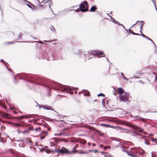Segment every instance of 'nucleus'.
Wrapping results in <instances>:
<instances>
[{"label":"nucleus","instance_id":"obj_1","mask_svg":"<svg viewBox=\"0 0 157 157\" xmlns=\"http://www.w3.org/2000/svg\"><path fill=\"white\" fill-rule=\"evenodd\" d=\"M56 89L57 90L64 92H68L70 90L73 89L72 87H71L68 86H65L59 83L56 84Z\"/></svg>","mask_w":157,"mask_h":157},{"label":"nucleus","instance_id":"obj_2","mask_svg":"<svg viewBox=\"0 0 157 157\" xmlns=\"http://www.w3.org/2000/svg\"><path fill=\"white\" fill-rule=\"evenodd\" d=\"M119 97L121 101L126 102L128 101V99L130 97V95L128 93H124V96L122 95H120Z\"/></svg>","mask_w":157,"mask_h":157},{"label":"nucleus","instance_id":"obj_3","mask_svg":"<svg viewBox=\"0 0 157 157\" xmlns=\"http://www.w3.org/2000/svg\"><path fill=\"white\" fill-rule=\"evenodd\" d=\"M128 126L130 127H132L135 130L138 131L140 132H142L143 131V129L141 128L140 127H139L138 126H137L134 125L133 124H132Z\"/></svg>","mask_w":157,"mask_h":157},{"label":"nucleus","instance_id":"obj_4","mask_svg":"<svg viewBox=\"0 0 157 157\" xmlns=\"http://www.w3.org/2000/svg\"><path fill=\"white\" fill-rule=\"evenodd\" d=\"M126 152L130 156L132 157H138V155H137L138 153L136 152L132 153L131 152L126 151Z\"/></svg>","mask_w":157,"mask_h":157},{"label":"nucleus","instance_id":"obj_5","mask_svg":"<svg viewBox=\"0 0 157 157\" xmlns=\"http://www.w3.org/2000/svg\"><path fill=\"white\" fill-rule=\"evenodd\" d=\"M61 153L63 154H69L71 152L69 151L67 149L64 147H63L61 149Z\"/></svg>","mask_w":157,"mask_h":157},{"label":"nucleus","instance_id":"obj_6","mask_svg":"<svg viewBox=\"0 0 157 157\" xmlns=\"http://www.w3.org/2000/svg\"><path fill=\"white\" fill-rule=\"evenodd\" d=\"M146 139V137L142 136L139 138V140L141 141L144 142L145 143V144L146 145H149V143L147 142Z\"/></svg>","mask_w":157,"mask_h":157},{"label":"nucleus","instance_id":"obj_7","mask_svg":"<svg viewBox=\"0 0 157 157\" xmlns=\"http://www.w3.org/2000/svg\"><path fill=\"white\" fill-rule=\"evenodd\" d=\"M76 12H78L80 11H81L82 12H86L88 11V9H82L81 8L77 9L76 10H74Z\"/></svg>","mask_w":157,"mask_h":157},{"label":"nucleus","instance_id":"obj_8","mask_svg":"<svg viewBox=\"0 0 157 157\" xmlns=\"http://www.w3.org/2000/svg\"><path fill=\"white\" fill-rule=\"evenodd\" d=\"M95 52L98 54H100V55H103V57H105V54L102 51H100L98 50H96L95 51Z\"/></svg>","mask_w":157,"mask_h":157},{"label":"nucleus","instance_id":"obj_9","mask_svg":"<svg viewBox=\"0 0 157 157\" xmlns=\"http://www.w3.org/2000/svg\"><path fill=\"white\" fill-rule=\"evenodd\" d=\"M79 8H81L82 9H88V7H87L85 6V5L81 3L80 4Z\"/></svg>","mask_w":157,"mask_h":157},{"label":"nucleus","instance_id":"obj_10","mask_svg":"<svg viewBox=\"0 0 157 157\" xmlns=\"http://www.w3.org/2000/svg\"><path fill=\"white\" fill-rule=\"evenodd\" d=\"M118 90L120 95H121V94H122L124 91V90L121 87H119L118 89Z\"/></svg>","mask_w":157,"mask_h":157},{"label":"nucleus","instance_id":"obj_11","mask_svg":"<svg viewBox=\"0 0 157 157\" xmlns=\"http://www.w3.org/2000/svg\"><path fill=\"white\" fill-rule=\"evenodd\" d=\"M97 10V8L96 6H92L90 9V11L94 12L96 10Z\"/></svg>","mask_w":157,"mask_h":157},{"label":"nucleus","instance_id":"obj_12","mask_svg":"<svg viewBox=\"0 0 157 157\" xmlns=\"http://www.w3.org/2000/svg\"><path fill=\"white\" fill-rule=\"evenodd\" d=\"M22 34L21 33H20L19 34L17 35L16 37V39L17 40H21L22 39Z\"/></svg>","mask_w":157,"mask_h":157},{"label":"nucleus","instance_id":"obj_13","mask_svg":"<svg viewBox=\"0 0 157 157\" xmlns=\"http://www.w3.org/2000/svg\"><path fill=\"white\" fill-rule=\"evenodd\" d=\"M42 107L44 109H45L46 110H51V108L49 106H42Z\"/></svg>","mask_w":157,"mask_h":157},{"label":"nucleus","instance_id":"obj_14","mask_svg":"<svg viewBox=\"0 0 157 157\" xmlns=\"http://www.w3.org/2000/svg\"><path fill=\"white\" fill-rule=\"evenodd\" d=\"M41 134L42 135H44V136L43 137L41 138V139H43L44 138L45 136L47 135V132H46L43 131H42V132H41Z\"/></svg>","mask_w":157,"mask_h":157},{"label":"nucleus","instance_id":"obj_15","mask_svg":"<svg viewBox=\"0 0 157 157\" xmlns=\"http://www.w3.org/2000/svg\"><path fill=\"white\" fill-rule=\"evenodd\" d=\"M50 29L52 31L53 33H55L56 32V29L54 28V27L52 26V25H51Z\"/></svg>","mask_w":157,"mask_h":157},{"label":"nucleus","instance_id":"obj_16","mask_svg":"<svg viewBox=\"0 0 157 157\" xmlns=\"http://www.w3.org/2000/svg\"><path fill=\"white\" fill-rule=\"evenodd\" d=\"M77 54L78 55H80V54H82L84 56L86 55L85 53L84 52H81V51L80 50H79L78 51L77 53Z\"/></svg>","mask_w":157,"mask_h":157},{"label":"nucleus","instance_id":"obj_17","mask_svg":"<svg viewBox=\"0 0 157 157\" xmlns=\"http://www.w3.org/2000/svg\"><path fill=\"white\" fill-rule=\"evenodd\" d=\"M142 36H143L144 38H146V39L151 41H152V40L151 39L149 38V37H147V36H146L144 35V34H142Z\"/></svg>","mask_w":157,"mask_h":157},{"label":"nucleus","instance_id":"obj_18","mask_svg":"<svg viewBox=\"0 0 157 157\" xmlns=\"http://www.w3.org/2000/svg\"><path fill=\"white\" fill-rule=\"evenodd\" d=\"M64 135L63 134L61 133L60 132H58L57 133H55L54 134L55 136H63Z\"/></svg>","mask_w":157,"mask_h":157},{"label":"nucleus","instance_id":"obj_19","mask_svg":"<svg viewBox=\"0 0 157 157\" xmlns=\"http://www.w3.org/2000/svg\"><path fill=\"white\" fill-rule=\"evenodd\" d=\"M0 61L1 62L3 63L6 66L7 69H8V67L6 65V64H7V63L4 60H3L2 59H1L0 60Z\"/></svg>","mask_w":157,"mask_h":157},{"label":"nucleus","instance_id":"obj_20","mask_svg":"<svg viewBox=\"0 0 157 157\" xmlns=\"http://www.w3.org/2000/svg\"><path fill=\"white\" fill-rule=\"evenodd\" d=\"M83 4H85L86 5V7H88V5L87 4V2L86 1H84L83 2Z\"/></svg>","mask_w":157,"mask_h":157},{"label":"nucleus","instance_id":"obj_21","mask_svg":"<svg viewBox=\"0 0 157 157\" xmlns=\"http://www.w3.org/2000/svg\"><path fill=\"white\" fill-rule=\"evenodd\" d=\"M116 128H118L119 129H123V130H128L127 129H124V128H121L119 126H116Z\"/></svg>","mask_w":157,"mask_h":157},{"label":"nucleus","instance_id":"obj_22","mask_svg":"<svg viewBox=\"0 0 157 157\" xmlns=\"http://www.w3.org/2000/svg\"><path fill=\"white\" fill-rule=\"evenodd\" d=\"M43 54H44L45 56L47 55H48V52H47V50H45L43 52Z\"/></svg>","mask_w":157,"mask_h":157},{"label":"nucleus","instance_id":"obj_23","mask_svg":"<svg viewBox=\"0 0 157 157\" xmlns=\"http://www.w3.org/2000/svg\"><path fill=\"white\" fill-rule=\"evenodd\" d=\"M114 23L117 24L118 25L120 26H122L123 25L122 24H120L119 22H118L117 21H114Z\"/></svg>","mask_w":157,"mask_h":157},{"label":"nucleus","instance_id":"obj_24","mask_svg":"<svg viewBox=\"0 0 157 157\" xmlns=\"http://www.w3.org/2000/svg\"><path fill=\"white\" fill-rule=\"evenodd\" d=\"M55 151L58 153H61V150L56 149Z\"/></svg>","mask_w":157,"mask_h":157},{"label":"nucleus","instance_id":"obj_25","mask_svg":"<svg viewBox=\"0 0 157 157\" xmlns=\"http://www.w3.org/2000/svg\"><path fill=\"white\" fill-rule=\"evenodd\" d=\"M138 21H137L128 30V31H131L132 30L130 29L134 25H135Z\"/></svg>","mask_w":157,"mask_h":157},{"label":"nucleus","instance_id":"obj_26","mask_svg":"<svg viewBox=\"0 0 157 157\" xmlns=\"http://www.w3.org/2000/svg\"><path fill=\"white\" fill-rule=\"evenodd\" d=\"M48 0H43L41 2L42 3H46L48 2Z\"/></svg>","mask_w":157,"mask_h":157},{"label":"nucleus","instance_id":"obj_27","mask_svg":"<svg viewBox=\"0 0 157 157\" xmlns=\"http://www.w3.org/2000/svg\"><path fill=\"white\" fill-rule=\"evenodd\" d=\"M101 96H102L103 97H105V95L104 94H102V93L98 95V97Z\"/></svg>","mask_w":157,"mask_h":157},{"label":"nucleus","instance_id":"obj_28","mask_svg":"<svg viewBox=\"0 0 157 157\" xmlns=\"http://www.w3.org/2000/svg\"><path fill=\"white\" fill-rule=\"evenodd\" d=\"M46 152L47 154H49L51 153V151L49 150H46Z\"/></svg>","mask_w":157,"mask_h":157},{"label":"nucleus","instance_id":"obj_29","mask_svg":"<svg viewBox=\"0 0 157 157\" xmlns=\"http://www.w3.org/2000/svg\"><path fill=\"white\" fill-rule=\"evenodd\" d=\"M41 128L40 127H38L37 128H36L35 129H34L35 131H40V130Z\"/></svg>","mask_w":157,"mask_h":157},{"label":"nucleus","instance_id":"obj_30","mask_svg":"<svg viewBox=\"0 0 157 157\" xmlns=\"http://www.w3.org/2000/svg\"><path fill=\"white\" fill-rule=\"evenodd\" d=\"M110 17H111V19H112V21L114 23V21H116V20H115V19L113 18V17H112L111 16H110Z\"/></svg>","mask_w":157,"mask_h":157},{"label":"nucleus","instance_id":"obj_31","mask_svg":"<svg viewBox=\"0 0 157 157\" xmlns=\"http://www.w3.org/2000/svg\"><path fill=\"white\" fill-rule=\"evenodd\" d=\"M13 125L15 126L18 127L20 126V125L18 124H13Z\"/></svg>","mask_w":157,"mask_h":157},{"label":"nucleus","instance_id":"obj_32","mask_svg":"<svg viewBox=\"0 0 157 157\" xmlns=\"http://www.w3.org/2000/svg\"><path fill=\"white\" fill-rule=\"evenodd\" d=\"M151 0L153 2V4H154L155 8L156 9V5L155 2H154L153 0Z\"/></svg>","mask_w":157,"mask_h":157},{"label":"nucleus","instance_id":"obj_33","mask_svg":"<svg viewBox=\"0 0 157 157\" xmlns=\"http://www.w3.org/2000/svg\"><path fill=\"white\" fill-rule=\"evenodd\" d=\"M122 27L127 32V33H128V30L123 25H122Z\"/></svg>","mask_w":157,"mask_h":157},{"label":"nucleus","instance_id":"obj_34","mask_svg":"<svg viewBox=\"0 0 157 157\" xmlns=\"http://www.w3.org/2000/svg\"><path fill=\"white\" fill-rule=\"evenodd\" d=\"M131 31H132V32H130L129 34H132L133 35H135V33L133 31V30H131Z\"/></svg>","mask_w":157,"mask_h":157},{"label":"nucleus","instance_id":"obj_35","mask_svg":"<svg viewBox=\"0 0 157 157\" xmlns=\"http://www.w3.org/2000/svg\"><path fill=\"white\" fill-rule=\"evenodd\" d=\"M5 43L6 44H13V42H6Z\"/></svg>","mask_w":157,"mask_h":157},{"label":"nucleus","instance_id":"obj_36","mask_svg":"<svg viewBox=\"0 0 157 157\" xmlns=\"http://www.w3.org/2000/svg\"><path fill=\"white\" fill-rule=\"evenodd\" d=\"M102 125H103L105 126H106L107 127H109V128H110V125H109L108 124H102Z\"/></svg>","mask_w":157,"mask_h":157},{"label":"nucleus","instance_id":"obj_37","mask_svg":"<svg viewBox=\"0 0 157 157\" xmlns=\"http://www.w3.org/2000/svg\"><path fill=\"white\" fill-rule=\"evenodd\" d=\"M93 57H94V55H91L90 56V59L93 58Z\"/></svg>","mask_w":157,"mask_h":157},{"label":"nucleus","instance_id":"obj_38","mask_svg":"<svg viewBox=\"0 0 157 157\" xmlns=\"http://www.w3.org/2000/svg\"><path fill=\"white\" fill-rule=\"evenodd\" d=\"M151 140H152V141L153 142H155V141H154V140L157 141V139H156L152 138L151 139Z\"/></svg>","mask_w":157,"mask_h":157},{"label":"nucleus","instance_id":"obj_39","mask_svg":"<svg viewBox=\"0 0 157 157\" xmlns=\"http://www.w3.org/2000/svg\"><path fill=\"white\" fill-rule=\"evenodd\" d=\"M50 5L51 4H50L49 5L48 7L51 9V11H52V12H53V13H54L53 12V10H52V8H51V7L50 6Z\"/></svg>","mask_w":157,"mask_h":157},{"label":"nucleus","instance_id":"obj_40","mask_svg":"<svg viewBox=\"0 0 157 157\" xmlns=\"http://www.w3.org/2000/svg\"><path fill=\"white\" fill-rule=\"evenodd\" d=\"M143 24H140V29L142 30V27L143 26Z\"/></svg>","mask_w":157,"mask_h":157},{"label":"nucleus","instance_id":"obj_41","mask_svg":"<svg viewBox=\"0 0 157 157\" xmlns=\"http://www.w3.org/2000/svg\"><path fill=\"white\" fill-rule=\"evenodd\" d=\"M36 42H38L40 43V44H44V43L43 42L41 41H35Z\"/></svg>","mask_w":157,"mask_h":157},{"label":"nucleus","instance_id":"obj_42","mask_svg":"<svg viewBox=\"0 0 157 157\" xmlns=\"http://www.w3.org/2000/svg\"><path fill=\"white\" fill-rule=\"evenodd\" d=\"M84 95H87V96H89V95L90 94H89V92H88L87 93H86V94H84Z\"/></svg>","mask_w":157,"mask_h":157},{"label":"nucleus","instance_id":"obj_43","mask_svg":"<svg viewBox=\"0 0 157 157\" xmlns=\"http://www.w3.org/2000/svg\"><path fill=\"white\" fill-rule=\"evenodd\" d=\"M140 83H141L142 84H144V83L141 81V80H139L138 81Z\"/></svg>","mask_w":157,"mask_h":157},{"label":"nucleus","instance_id":"obj_44","mask_svg":"<svg viewBox=\"0 0 157 157\" xmlns=\"http://www.w3.org/2000/svg\"><path fill=\"white\" fill-rule=\"evenodd\" d=\"M27 6L30 8H32V6H31L29 4H27Z\"/></svg>","mask_w":157,"mask_h":157},{"label":"nucleus","instance_id":"obj_45","mask_svg":"<svg viewBox=\"0 0 157 157\" xmlns=\"http://www.w3.org/2000/svg\"><path fill=\"white\" fill-rule=\"evenodd\" d=\"M31 4L32 5V6L34 8H35V9H36V8L35 5H34L33 4H32L31 3Z\"/></svg>","mask_w":157,"mask_h":157},{"label":"nucleus","instance_id":"obj_46","mask_svg":"<svg viewBox=\"0 0 157 157\" xmlns=\"http://www.w3.org/2000/svg\"><path fill=\"white\" fill-rule=\"evenodd\" d=\"M123 77L124 78V79L126 80L127 81H128V79L126 78V77L123 76Z\"/></svg>","mask_w":157,"mask_h":157},{"label":"nucleus","instance_id":"obj_47","mask_svg":"<svg viewBox=\"0 0 157 157\" xmlns=\"http://www.w3.org/2000/svg\"><path fill=\"white\" fill-rule=\"evenodd\" d=\"M48 1H49V2H50V4H51L52 3V2L51 1V0H48Z\"/></svg>","mask_w":157,"mask_h":157},{"label":"nucleus","instance_id":"obj_48","mask_svg":"<svg viewBox=\"0 0 157 157\" xmlns=\"http://www.w3.org/2000/svg\"><path fill=\"white\" fill-rule=\"evenodd\" d=\"M17 42H19V43H23V42H25L26 41H17Z\"/></svg>","mask_w":157,"mask_h":157},{"label":"nucleus","instance_id":"obj_49","mask_svg":"<svg viewBox=\"0 0 157 157\" xmlns=\"http://www.w3.org/2000/svg\"><path fill=\"white\" fill-rule=\"evenodd\" d=\"M135 35H140V34H139V33H135Z\"/></svg>","mask_w":157,"mask_h":157},{"label":"nucleus","instance_id":"obj_50","mask_svg":"<svg viewBox=\"0 0 157 157\" xmlns=\"http://www.w3.org/2000/svg\"><path fill=\"white\" fill-rule=\"evenodd\" d=\"M96 13L97 14H99V11H96Z\"/></svg>","mask_w":157,"mask_h":157},{"label":"nucleus","instance_id":"obj_51","mask_svg":"<svg viewBox=\"0 0 157 157\" xmlns=\"http://www.w3.org/2000/svg\"><path fill=\"white\" fill-rule=\"evenodd\" d=\"M142 30L141 29V30H140V32L141 33V36H142V34H143V33H142Z\"/></svg>","mask_w":157,"mask_h":157},{"label":"nucleus","instance_id":"obj_52","mask_svg":"<svg viewBox=\"0 0 157 157\" xmlns=\"http://www.w3.org/2000/svg\"><path fill=\"white\" fill-rule=\"evenodd\" d=\"M53 145H54V144H52L51 142L50 143V146H51L52 147Z\"/></svg>","mask_w":157,"mask_h":157},{"label":"nucleus","instance_id":"obj_53","mask_svg":"<svg viewBox=\"0 0 157 157\" xmlns=\"http://www.w3.org/2000/svg\"><path fill=\"white\" fill-rule=\"evenodd\" d=\"M17 132H18V133L19 134L20 133V130H17Z\"/></svg>","mask_w":157,"mask_h":157},{"label":"nucleus","instance_id":"obj_54","mask_svg":"<svg viewBox=\"0 0 157 157\" xmlns=\"http://www.w3.org/2000/svg\"><path fill=\"white\" fill-rule=\"evenodd\" d=\"M151 42L152 43H153V44H154L155 45V46L156 47V45H155V44L154 43V42L152 40V41H151Z\"/></svg>","mask_w":157,"mask_h":157},{"label":"nucleus","instance_id":"obj_55","mask_svg":"<svg viewBox=\"0 0 157 157\" xmlns=\"http://www.w3.org/2000/svg\"><path fill=\"white\" fill-rule=\"evenodd\" d=\"M104 150H105L107 149V146L104 147Z\"/></svg>","mask_w":157,"mask_h":157},{"label":"nucleus","instance_id":"obj_56","mask_svg":"<svg viewBox=\"0 0 157 157\" xmlns=\"http://www.w3.org/2000/svg\"><path fill=\"white\" fill-rule=\"evenodd\" d=\"M114 127V126H113L110 125V128H113Z\"/></svg>","mask_w":157,"mask_h":157},{"label":"nucleus","instance_id":"obj_57","mask_svg":"<svg viewBox=\"0 0 157 157\" xmlns=\"http://www.w3.org/2000/svg\"><path fill=\"white\" fill-rule=\"evenodd\" d=\"M26 131H27V130H24V133H27V132H26Z\"/></svg>","mask_w":157,"mask_h":157},{"label":"nucleus","instance_id":"obj_58","mask_svg":"<svg viewBox=\"0 0 157 157\" xmlns=\"http://www.w3.org/2000/svg\"><path fill=\"white\" fill-rule=\"evenodd\" d=\"M107 148H110V147L109 146H107Z\"/></svg>","mask_w":157,"mask_h":157},{"label":"nucleus","instance_id":"obj_59","mask_svg":"<svg viewBox=\"0 0 157 157\" xmlns=\"http://www.w3.org/2000/svg\"><path fill=\"white\" fill-rule=\"evenodd\" d=\"M99 146L101 147H103V146L102 144H100V145H99Z\"/></svg>","mask_w":157,"mask_h":157},{"label":"nucleus","instance_id":"obj_60","mask_svg":"<svg viewBox=\"0 0 157 157\" xmlns=\"http://www.w3.org/2000/svg\"><path fill=\"white\" fill-rule=\"evenodd\" d=\"M85 153L84 152H82V151L81 152H80V154H83V153Z\"/></svg>","mask_w":157,"mask_h":157},{"label":"nucleus","instance_id":"obj_61","mask_svg":"<svg viewBox=\"0 0 157 157\" xmlns=\"http://www.w3.org/2000/svg\"><path fill=\"white\" fill-rule=\"evenodd\" d=\"M143 133L145 134H147V133L146 132H144Z\"/></svg>","mask_w":157,"mask_h":157},{"label":"nucleus","instance_id":"obj_62","mask_svg":"<svg viewBox=\"0 0 157 157\" xmlns=\"http://www.w3.org/2000/svg\"><path fill=\"white\" fill-rule=\"evenodd\" d=\"M121 74L122 75V76L123 77V76H124V74H123V73L122 72H121Z\"/></svg>","mask_w":157,"mask_h":157},{"label":"nucleus","instance_id":"obj_63","mask_svg":"<svg viewBox=\"0 0 157 157\" xmlns=\"http://www.w3.org/2000/svg\"><path fill=\"white\" fill-rule=\"evenodd\" d=\"M105 157H108V156H107V155H105Z\"/></svg>","mask_w":157,"mask_h":157},{"label":"nucleus","instance_id":"obj_64","mask_svg":"<svg viewBox=\"0 0 157 157\" xmlns=\"http://www.w3.org/2000/svg\"><path fill=\"white\" fill-rule=\"evenodd\" d=\"M156 52H157V47L156 48Z\"/></svg>","mask_w":157,"mask_h":157}]
</instances>
